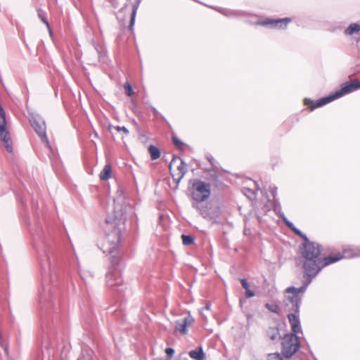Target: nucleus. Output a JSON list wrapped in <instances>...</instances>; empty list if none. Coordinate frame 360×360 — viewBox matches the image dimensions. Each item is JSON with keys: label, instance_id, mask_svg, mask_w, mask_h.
Segmentation results:
<instances>
[{"label": "nucleus", "instance_id": "6e6552de", "mask_svg": "<svg viewBox=\"0 0 360 360\" xmlns=\"http://www.w3.org/2000/svg\"><path fill=\"white\" fill-rule=\"evenodd\" d=\"M0 139L3 142L6 150L12 152L13 146L9 131L6 120L4 109L0 105Z\"/></svg>", "mask_w": 360, "mask_h": 360}, {"label": "nucleus", "instance_id": "4be33fe9", "mask_svg": "<svg viewBox=\"0 0 360 360\" xmlns=\"http://www.w3.org/2000/svg\"><path fill=\"white\" fill-rule=\"evenodd\" d=\"M173 143L175 145V146L179 148V150H183L185 146V144L177 137L174 136L172 138Z\"/></svg>", "mask_w": 360, "mask_h": 360}, {"label": "nucleus", "instance_id": "20e7f679", "mask_svg": "<svg viewBox=\"0 0 360 360\" xmlns=\"http://www.w3.org/2000/svg\"><path fill=\"white\" fill-rule=\"evenodd\" d=\"M307 285L299 288L289 287L285 290V293L287 294L285 297V307L288 308L287 310L293 311L295 314L299 313L300 304L301 301L300 294L303 293L305 291Z\"/></svg>", "mask_w": 360, "mask_h": 360}, {"label": "nucleus", "instance_id": "2f4dec72", "mask_svg": "<svg viewBox=\"0 0 360 360\" xmlns=\"http://www.w3.org/2000/svg\"><path fill=\"white\" fill-rule=\"evenodd\" d=\"M214 179H217V176L216 174H214Z\"/></svg>", "mask_w": 360, "mask_h": 360}, {"label": "nucleus", "instance_id": "0eeeda50", "mask_svg": "<svg viewBox=\"0 0 360 360\" xmlns=\"http://www.w3.org/2000/svg\"><path fill=\"white\" fill-rule=\"evenodd\" d=\"M187 171V166L183 160L178 157H174L169 164V172L173 179L179 183L184 176Z\"/></svg>", "mask_w": 360, "mask_h": 360}, {"label": "nucleus", "instance_id": "1a4fd4ad", "mask_svg": "<svg viewBox=\"0 0 360 360\" xmlns=\"http://www.w3.org/2000/svg\"><path fill=\"white\" fill-rule=\"evenodd\" d=\"M292 21L290 18H280L277 20L266 19L258 22L257 24L263 26L270 25L274 29L284 30L287 28L288 24Z\"/></svg>", "mask_w": 360, "mask_h": 360}, {"label": "nucleus", "instance_id": "a211bd4d", "mask_svg": "<svg viewBox=\"0 0 360 360\" xmlns=\"http://www.w3.org/2000/svg\"><path fill=\"white\" fill-rule=\"evenodd\" d=\"M240 283L243 288L245 290V297L247 298H250L255 296V292L249 289V283L246 279L242 278L240 279Z\"/></svg>", "mask_w": 360, "mask_h": 360}, {"label": "nucleus", "instance_id": "ddd939ff", "mask_svg": "<svg viewBox=\"0 0 360 360\" xmlns=\"http://www.w3.org/2000/svg\"><path fill=\"white\" fill-rule=\"evenodd\" d=\"M106 278L108 285L111 288L122 284V278L118 272L107 274Z\"/></svg>", "mask_w": 360, "mask_h": 360}, {"label": "nucleus", "instance_id": "9b49d317", "mask_svg": "<svg viewBox=\"0 0 360 360\" xmlns=\"http://www.w3.org/2000/svg\"><path fill=\"white\" fill-rule=\"evenodd\" d=\"M344 258V255L338 252L335 255H329L323 259V260H319V266H320V271L323 267L328 266L333 263L337 262Z\"/></svg>", "mask_w": 360, "mask_h": 360}, {"label": "nucleus", "instance_id": "393cba45", "mask_svg": "<svg viewBox=\"0 0 360 360\" xmlns=\"http://www.w3.org/2000/svg\"><path fill=\"white\" fill-rule=\"evenodd\" d=\"M268 360H283L278 353L270 354L268 355Z\"/></svg>", "mask_w": 360, "mask_h": 360}, {"label": "nucleus", "instance_id": "39448f33", "mask_svg": "<svg viewBox=\"0 0 360 360\" xmlns=\"http://www.w3.org/2000/svg\"><path fill=\"white\" fill-rule=\"evenodd\" d=\"M211 193L210 185L200 180L192 184L191 196L196 202H203L209 198Z\"/></svg>", "mask_w": 360, "mask_h": 360}, {"label": "nucleus", "instance_id": "4468645a", "mask_svg": "<svg viewBox=\"0 0 360 360\" xmlns=\"http://www.w3.org/2000/svg\"><path fill=\"white\" fill-rule=\"evenodd\" d=\"M32 126L34 129L35 131L41 138L42 140L47 141V137L46 135V127L45 124L41 122L34 120L32 122Z\"/></svg>", "mask_w": 360, "mask_h": 360}, {"label": "nucleus", "instance_id": "aec40b11", "mask_svg": "<svg viewBox=\"0 0 360 360\" xmlns=\"http://www.w3.org/2000/svg\"><path fill=\"white\" fill-rule=\"evenodd\" d=\"M360 31V25L356 23L351 24L347 29L345 30V34L352 35L354 33H357Z\"/></svg>", "mask_w": 360, "mask_h": 360}, {"label": "nucleus", "instance_id": "c756f323", "mask_svg": "<svg viewBox=\"0 0 360 360\" xmlns=\"http://www.w3.org/2000/svg\"><path fill=\"white\" fill-rule=\"evenodd\" d=\"M356 86H358V89L360 88V81L355 80Z\"/></svg>", "mask_w": 360, "mask_h": 360}, {"label": "nucleus", "instance_id": "9d476101", "mask_svg": "<svg viewBox=\"0 0 360 360\" xmlns=\"http://www.w3.org/2000/svg\"><path fill=\"white\" fill-rule=\"evenodd\" d=\"M193 319L191 316H187L181 320L175 322V332L181 335H186L188 332V328L193 323Z\"/></svg>", "mask_w": 360, "mask_h": 360}, {"label": "nucleus", "instance_id": "6ab92c4d", "mask_svg": "<svg viewBox=\"0 0 360 360\" xmlns=\"http://www.w3.org/2000/svg\"><path fill=\"white\" fill-rule=\"evenodd\" d=\"M266 335L270 340H275L279 336V330L278 328L276 327L270 328L268 330Z\"/></svg>", "mask_w": 360, "mask_h": 360}, {"label": "nucleus", "instance_id": "a878e982", "mask_svg": "<svg viewBox=\"0 0 360 360\" xmlns=\"http://www.w3.org/2000/svg\"><path fill=\"white\" fill-rule=\"evenodd\" d=\"M265 307L271 311L278 313V307L276 304H266Z\"/></svg>", "mask_w": 360, "mask_h": 360}, {"label": "nucleus", "instance_id": "f8f14e48", "mask_svg": "<svg viewBox=\"0 0 360 360\" xmlns=\"http://www.w3.org/2000/svg\"><path fill=\"white\" fill-rule=\"evenodd\" d=\"M288 318L291 326L292 333L296 334L301 332V326L298 315L294 313H290L288 315Z\"/></svg>", "mask_w": 360, "mask_h": 360}, {"label": "nucleus", "instance_id": "f257e3e1", "mask_svg": "<svg viewBox=\"0 0 360 360\" xmlns=\"http://www.w3.org/2000/svg\"><path fill=\"white\" fill-rule=\"evenodd\" d=\"M124 214L123 206L120 204L116 205L114 210L108 214L105 220V235L101 243L104 253L112 254L119 250L121 233L124 227Z\"/></svg>", "mask_w": 360, "mask_h": 360}, {"label": "nucleus", "instance_id": "f3484780", "mask_svg": "<svg viewBox=\"0 0 360 360\" xmlns=\"http://www.w3.org/2000/svg\"><path fill=\"white\" fill-rule=\"evenodd\" d=\"M148 152L152 160H157L160 157V151L159 148L155 146L150 145L148 147Z\"/></svg>", "mask_w": 360, "mask_h": 360}, {"label": "nucleus", "instance_id": "c85d7f7f", "mask_svg": "<svg viewBox=\"0 0 360 360\" xmlns=\"http://www.w3.org/2000/svg\"><path fill=\"white\" fill-rule=\"evenodd\" d=\"M165 352H166L167 355L168 356V357L171 358L173 356L174 351L172 348L168 347L166 349Z\"/></svg>", "mask_w": 360, "mask_h": 360}, {"label": "nucleus", "instance_id": "b1692460", "mask_svg": "<svg viewBox=\"0 0 360 360\" xmlns=\"http://www.w3.org/2000/svg\"><path fill=\"white\" fill-rule=\"evenodd\" d=\"M124 88L125 89L126 94L128 96H131L133 94V93H134L133 89L129 82L124 83Z\"/></svg>", "mask_w": 360, "mask_h": 360}, {"label": "nucleus", "instance_id": "dca6fc26", "mask_svg": "<svg viewBox=\"0 0 360 360\" xmlns=\"http://www.w3.org/2000/svg\"><path fill=\"white\" fill-rule=\"evenodd\" d=\"M189 356L195 360H204L205 354L202 349V348H197L194 350H191L189 352Z\"/></svg>", "mask_w": 360, "mask_h": 360}, {"label": "nucleus", "instance_id": "7ed1b4c3", "mask_svg": "<svg viewBox=\"0 0 360 360\" xmlns=\"http://www.w3.org/2000/svg\"><path fill=\"white\" fill-rule=\"evenodd\" d=\"M357 89L358 86H356L355 80L352 82H346L342 85V88L339 91H337L333 95L322 98L317 101H312L310 98H305L304 100V104L307 105L311 111L315 108L322 107L324 105L333 101V100L347 94H349Z\"/></svg>", "mask_w": 360, "mask_h": 360}, {"label": "nucleus", "instance_id": "7c9ffc66", "mask_svg": "<svg viewBox=\"0 0 360 360\" xmlns=\"http://www.w3.org/2000/svg\"><path fill=\"white\" fill-rule=\"evenodd\" d=\"M305 275H306V276H307V277H308V276H307L306 274H305ZM309 278L310 279H311L313 277H309ZM309 282H311V280H309Z\"/></svg>", "mask_w": 360, "mask_h": 360}, {"label": "nucleus", "instance_id": "2eb2a0df", "mask_svg": "<svg viewBox=\"0 0 360 360\" xmlns=\"http://www.w3.org/2000/svg\"><path fill=\"white\" fill-rule=\"evenodd\" d=\"M112 176V167L110 164H106L99 174V178L102 181H107Z\"/></svg>", "mask_w": 360, "mask_h": 360}, {"label": "nucleus", "instance_id": "412c9836", "mask_svg": "<svg viewBox=\"0 0 360 360\" xmlns=\"http://www.w3.org/2000/svg\"><path fill=\"white\" fill-rule=\"evenodd\" d=\"M183 244L185 245H189L194 243V239L191 236L182 235L181 236Z\"/></svg>", "mask_w": 360, "mask_h": 360}, {"label": "nucleus", "instance_id": "423d86ee", "mask_svg": "<svg viewBox=\"0 0 360 360\" xmlns=\"http://www.w3.org/2000/svg\"><path fill=\"white\" fill-rule=\"evenodd\" d=\"M282 352L287 357H291L299 349L300 343L294 333L286 334L282 340Z\"/></svg>", "mask_w": 360, "mask_h": 360}, {"label": "nucleus", "instance_id": "5701e85b", "mask_svg": "<svg viewBox=\"0 0 360 360\" xmlns=\"http://www.w3.org/2000/svg\"><path fill=\"white\" fill-rule=\"evenodd\" d=\"M137 9H138V6H133V10H132L131 16V22H130V25H129V28L130 29H132V27H133V25H134V20H135V17H136V15Z\"/></svg>", "mask_w": 360, "mask_h": 360}, {"label": "nucleus", "instance_id": "cd10ccee", "mask_svg": "<svg viewBox=\"0 0 360 360\" xmlns=\"http://www.w3.org/2000/svg\"><path fill=\"white\" fill-rule=\"evenodd\" d=\"M38 15H39V17L41 18V20H42V21L46 24V25L47 26V27H48L49 29H50L49 24V22H48L47 20L46 19V18H45L43 15H41V14L40 13V12H39V11L38 12Z\"/></svg>", "mask_w": 360, "mask_h": 360}, {"label": "nucleus", "instance_id": "bb28decb", "mask_svg": "<svg viewBox=\"0 0 360 360\" xmlns=\"http://www.w3.org/2000/svg\"><path fill=\"white\" fill-rule=\"evenodd\" d=\"M115 129L116 131H117L118 132H123L125 135H128L129 131V130L124 127H120V126H117V127H115Z\"/></svg>", "mask_w": 360, "mask_h": 360}, {"label": "nucleus", "instance_id": "f03ea898", "mask_svg": "<svg viewBox=\"0 0 360 360\" xmlns=\"http://www.w3.org/2000/svg\"><path fill=\"white\" fill-rule=\"evenodd\" d=\"M285 224L298 236L304 240L302 247V255L304 258L303 269L304 274L309 277L316 276L320 271L319 266V257L321 253V247L319 244L310 241L307 236L302 233L291 222L285 221Z\"/></svg>", "mask_w": 360, "mask_h": 360}]
</instances>
